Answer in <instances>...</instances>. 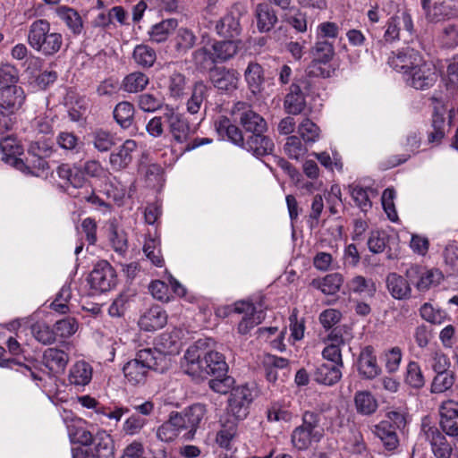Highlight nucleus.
Listing matches in <instances>:
<instances>
[{
    "instance_id": "nucleus-22",
    "label": "nucleus",
    "mask_w": 458,
    "mask_h": 458,
    "mask_svg": "<svg viewBox=\"0 0 458 458\" xmlns=\"http://www.w3.org/2000/svg\"><path fill=\"white\" fill-rule=\"evenodd\" d=\"M167 315L162 307L155 305L146 310L140 318L139 325L145 331H155L164 327Z\"/></svg>"
},
{
    "instance_id": "nucleus-50",
    "label": "nucleus",
    "mask_w": 458,
    "mask_h": 458,
    "mask_svg": "<svg viewBox=\"0 0 458 458\" xmlns=\"http://www.w3.org/2000/svg\"><path fill=\"white\" fill-rule=\"evenodd\" d=\"M132 57L135 63L143 67L149 68L153 66L157 59L156 52L147 45H138L133 50Z\"/></svg>"
},
{
    "instance_id": "nucleus-58",
    "label": "nucleus",
    "mask_w": 458,
    "mask_h": 458,
    "mask_svg": "<svg viewBox=\"0 0 458 458\" xmlns=\"http://www.w3.org/2000/svg\"><path fill=\"white\" fill-rule=\"evenodd\" d=\"M291 441L295 448L306 450L311 445L312 442H318L319 440L298 426L292 433Z\"/></svg>"
},
{
    "instance_id": "nucleus-30",
    "label": "nucleus",
    "mask_w": 458,
    "mask_h": 458,
    "mask_svg": "<svg viewBox=\"0 0 458 458\" xmlns=\"http://www.w3.org/2000/svg\"><path fill=\"white\" fill-rule=\"evenodd\" d=\"M210 88L203 81H197L191 87V97L186 102V110L191 114H198L207 99Z\"/></svg>"
},
{
    "instance_id": "nucleus-46",
    "label": "nucleus",
    "mask_w": 458,
    "mask_h": 458,
    "mask_svg": "<svg viewBox=\"0 0 458 458\" xmlns=\"http://www.w3.org/2000/svg\"><path fill=\"white\" fill-rule=\"evenodd\" d=\"M321 414L317 411H307L302 414L301 428L308 431L313 437L321 439L323 436V428L320 427Z\"/></svg>"
},
{
    "instance_id": "nucleus-56",
    "label": "nucleus",
    "mask_w": 458,
    "mask_h": 458,
    "mask_svg": "<svg viewBox=\"0 0 458 458\" xmlns=\"http://www.w3.org/2000/svg\"><path fill=\"white\" fill-rule=\"evenodd\" d=\"M305 70L310 77L327 79L332 77L336 69L327 62L311 61Z\"/></svg>"
},
{
    "instance_id": "nucleus-42",
    "label": "nucleus",
    "mask_w": 458,
    "mask_h": 458,
    "mask_svg": "<svg viewBox=\"0 0 458 458\" xmlns=\"http://www.w3.org/2000/svg\"><path fill=\"white\" fill-rule=\"evenodd\" d=\"M192 62L198 71H209L216 66L213 50H209L206 47H201L194 50L191 54Z\"/></svg>"
},
{
    "instance_id": "nucleus-11",
    "label": "nucleus",
    "mask_w": 458,
    "mask_h": 458,
    "mask_svg": "<svg viewBox=\"0 0 458 458\" xmlns=\"http://www.w3.org/2000/svg\"><path fill=\"white\" fill-rule=\"evenodd\" d=\"M164 119L168 124L169 132L173 140L179 144L188 142L194 133L189 121L182 114L175 113L173 109L164 114Z\"/></svg>"
},
{
    "instance_id": "nucleus-5",
    "label": "nucleus",
    "mask_w": 458,
    "mask_h": 458,
    "mask_svg": "<svg viewBox=\"0 0 458 458\" xmlns=\"http://www.w3.org/2000/svg\"><path fill=\"white\" fill-rule=\"evenodd\" d=\"M72 458H114V444L111 436L105 431L95 435V441L89 447H75Z\"/></svg>"
},
{
    "instance_id": "nucleus-63",
    "label": "nucleus",
    "mask_w": 458,
    "mask_h": 458,
    "mask_svg": "<svg viewBox=\"0 0 458 458\" xmlns=\"http://www.w3.org/2000/svg\"><path fill=\"white\" fill-rule=\"evenodd\" d=\"M349 192L355 204L362 210L367 211L371 208L372 202L369 198L368 190L359 185H349Z\"/></svg>"
},
{
    "instance_id": "nucleus-15",
    "label": "nucleus",
    "mask_w": 458,
    "mask_h": 458,
    "mask_svg": "<svg viewBox=\"0 0 458 458\" xmlns=\"http://www.w3.org/2000/svg\"><path fill=\"white\" fill-rule=\"evenodd\" d=\"M356 366L359 375L365 379H373L381 373L375 349L371 345L361 349L357 358Z\"/></svg>"
},
{
    "instance_id": "nucleus-9",
    "label": "nucleus",
    "mask_w": 458,
    "mask_h": 458,
    "mask_svg": "<svg viewBox=\"0 0 458 458\" xmlns=\"http://www.w3.org/2000/svg\"><path fill=\"white\" fill-rule=\"evenodd\" d=\"M421 432L429 442L431 451L436 458H451L453 447L445 436L436 426H431L426 420L422 421Z\"/></svg>"
},
{
    "instance_id": "nucleus-47",
    "label": "nucleus",
    "mask_w": 458,
    "mask_h": 458,
    "mask_svg": "<svg viewBox=\"0 0 458 458\" xmlns=\"http://www.w3.org/2000/svg\"><path fill=\"white\" fill-rule=\"evenodd\" d=\"M455 373L453 370L436 373L433 377L430 392L433 394H441L450 390L455 382Z\"/></svg>"
},
{
    "instance_id": "nucleus-23",
    "label": "nucleus",
    "mask_w": 458,
    "mask_h": 458,
    "mask_svg": "<svg viewBox=\"0 0 458 458\" xmlns=\"http://www.w3.org/2000/svg\"><path fill=\"white\" fill-rule=\"evenodd\" d=\"M244 79L250 93L257 97L264 89L265 72L263 67L257 62H250L244 71Z\"/></svg>"
},
{
    "instance_id": "nucleus-53",
    "label": "nucleus",
    "mask_w": 458,
    "mask_h": 458,
    "mask_svg": "<svg viewBox=\"0 0 458 458\" xmlns=\"http://www.w3.org/2000/svg\"><path fill=\"white\" fill-rule=\"evenodd\" d=\"M285 11L283 18L286 23L294 28L298 32L307 30V17L305 13H302L296 7H288Z\"/></svg>"
},
{
    "instance_id": "nucleus-32",
    "label": "nucleus",
    "mask_w": 458,
    "mask_h": 458,
    "mask_svg": "<svg viewBox=\"0 0 458 458\" xmlns=\"http://www.w3.org/2000/svg\"><path fill=\"white\" fill-rule=\"evenodd\" d=\"M197 40L198 38L195 33L186 27L178 28L172 39L174 51L178 55H185L189 50L192 49Z\"/></svg>"
},
{
    "instance_id": "nucleus-7",
    "label": "nucleus",
    "mask_w": 458,
    "mask_h": 458,
    "mask_svg": "<svg viewBox=\"0 0 458 458\" xmlns=\"http://www.w3.org/2000/svg\"><path fill=\"white\" fill-rule=\"evenodd\" d=\"M92 289L105 293L116 285L117 276L114 268L106 260L98 262L89 276Z\"/></svg>"
},
{
    "instance_id": "nucleus-49",
    "label": "nucleus",
    "mask_w": 458,
    "mask_h": 458,
    "mask_svg": "<svg viewBox=\"0 0 458 458\" xmlns=\"http://www.w3.org/2000/svg\"><path fill=\"white\" fill-rule=\"evenodd\" d=\"M375 434L379 437L382 444L388 451L395 449L399 444V440L395 429L389 428V424L380 422L375 428Z\"/></svg>"
},
{
    "instance_id": "nucleus-51",
    "label": "nucleus",
    "mask_w": 458,
    "mask_h": 458,
    "mask_svg": "<svg viewBox=\"0 0 458 458\" xmlns=\"http://www.w3.org/2000/svg\"><path fill=\"white\" fill-rule=\"evenodd\" d=\"M148 77L145 73L135 72L128 74L124 78L123 87L125 91L135 93L142 91L148 84Z\"/></svg>"
},
{
    "instance_id": "nucleus-2",
    "label": "nucleus",
    "mask_w": 458,
    "mask_h": 458,
    "mask_svg": "<svg viewBox=\"0 0 458 458\" xmlns=\"http://www.w3.org/2000/svg\"><path fill=\"white\" fill-rule=\"evenodd\" d=\"M167 367V359L157 350H140L136 357L123 368L127 381L132 386L143 385L147 381L149 370L163 372Z\"/></svg>"
},
{
    "instance_id": "nucleus-54",
    "label": "nucleus",
    "mask_w": 458,
    "mask_h": 458,
    "mask_svg": "<svg viewBox=\"0 0 458 458\" xmlns=\"http://www.w3.org/2000/svg\"><path fill=\"white\" fill-rule=\"evenodd\" d=\"M405 383L415 389H420L425 385L422 370L416 361H410L406 368Z\"/></svg>"
},
{
    "instance_id": "nucleus-38",
    "label": "nucleus",
    "mask_w": 458,
    "mask_h": 458,
    "mask_svg": "<svg viewBox=\"0 0 458 458\" xmlns=\"http://www.w3.org/2000/svg\"><path fill=\"white\" fill-rule=\"evenodd\" d=\"M310 54L311 61L330 63L335 55V47L332 42L327 39H320V37H318L316 43L310 50Z\"/></svg>"
},
{
    "instance_id": "nucleus-8",
    "label": "nucleus",
    "mask_w": 458,
    "mask_h": 458,
    "mask_svg": "<svg viewBox=\"0 0 458 458\" xmlns=\"http://www.w3.org/2000/svg\"><path fill=\"white\" fill-rule=\"evenodd\" d=\"M231 394L228 399V412L238 420L247 418L250 412V405L253 401L251 390L245 386L231 388Z\"/></svg>"
},
{
    "instance_id": "nucleus-57",
    "label": "nucleus",
    "mask_w": 458,
    "mask_h": 458,
    "mask_svg": "<svg viewBox=\"0 0 458 458\" xmlns=\"http://www.w3.org/2000/svg\"><path fill=\"white\" fill-rule=\"evenodd\" d=\"M298 133L305 144L316 142L320 136L319 127L310 119H305L298 127Z\"/></svg>"
},
{
    "instance_id": "nucleus-21",
    "label": "nucleus",
    "mask_w": 458,
    "mask_h": 458,
    "mask_svg": "<svg viewBox=\"0 0 458 458\" xmlns=\"http://www.w3.org/2000/svg\"><path fill=\"white\" fill-rule=\"evenodd\" d=\"M214 127L222 139H226L242 148L244 140L243 133L238 126L232 123L228 117L225 115L217 117L214 122Z\"/></svg>"
},
{
    "instance_id": "nucleus-27",
    "label": "nucleus",
    "mask_w": 458,
    "mask_h": 458,
    "mask_svg": "<svg viewBox=\"0 0 458 458\" xmlns=\"http://www.w3.org/2000/svg\"><path fill=\"white\" fill-rule=\"evenodd\" d=\"M184 433V429L175 411H172L169 419L165 421L157 430V437L165 443H169Z\"/></svg>"
},
{
    "instance_id": "nucleus-4",
    "label": "nucleus",
    "mask_w": 458,
    "mask_h": 458,
    "mask_svg": "<svg viewBox=\"0 0 458 458\" xmlns=\"http://www.w3.org/2000/svg\"><path fill=\"white\" fill-rule=\"evenodd\" d=\"M207 406L200 403H193L180 412L175 411L184 429V433L182 435L183 441L194 439L198 428L207 419Z\"/></svg>"
},
{
    "instance_id": "nucleus-31",
    "label": "nucleus",
    "mask_w": 458,
    "mask_h": 458,
    "mask_svg": "<svg viewBox=\"0 0 458 458\" xmlns=\"http://www.w3.org/2000/svg\"><path fill=\"white\" fill-rule=\"evenodd\" d=\"M136 148L137 142L135 140H125L117 152H113L110 155L109 160L113 168L120 170L127 167L132 161V152Z\"/></svg>"
},
{
    "instance_id": "nucleus-52",
    "label": "nucleus",
    "mask_w": 458,
    "mask_h": 458,
    "mask_svg": "<svg viewBox=\"0 0 458 458\" xmlns=\"http://www.w3.org/2000/svg\"><path fill=\"white\" fill-rule=\"evenodd\" d=\"M90 141L94 148L100 152H106L114 145V140L112 134L103 129H97L90 134Z\"/></svg>"
},
{
    "instance_id": "nucleus-45",
    "label": "nucleus",
    "mask_w": 458,
    "mask_h": 458,
    "mask_svg": "<svg viewBox=\"0 0 458 458\" xmlns=\"http://www.w3.org/2000/svg\"><path fill=\"white\" fill-rule=\"evenodd\" d=\"M342 439L344 449L352 454H361L366 448L361 433L354 427L344 432Z\"/></svg>"
},
{
    "instance_id": "nucleus-34",
    "label": "nucleus",
    "mask_w": 458,
    "mask_h": 458,
    "mask_svg": "<svg viewBox=\"0 0 458 458\" xmlns=\"http://www.w3.org/2000/svg\"><path fill=\"white\" fill-rule=\"evenodd\" d=\"M92 378V367L84 360L77 361L70 369L69 381L72 385L84 386Z\"/></svg>"
},
{
    "instance_id": "nucleus-25",
    "label": "nucleus",
    "mask_w": 458,
    "mask_h": 458,
    "mask_svg": "<svg viewBox=\"0 0 458 458\" xmlns=\"http://www.w3.org/2000/svg\"><path fill=\"white\" fill-rule=\"evenodd\" d=\"M13 166L24 174L35 176H39L40 173L49 168L45 157L28 153L25 159H13Z\"/></svg>"
},
{
    "instance_id": "nucleus-59",
    "label": "nucleus",
    "mask_w": 458,
    "mask_h": 458,
    "mask_svg": "<svg viewBox=\"0 0 458 458\" xmlns=\"http://www.w3.org/2000/svg\"><path fill=\"white\" fill-rule=\"evenodd\" d=\"M58 13L74 34L81 33L82 21L80 14L75 10L68 7H61Z\"/></svg>"
},
{
    "instance_id": "nucleus-43",
    "label": "nucleus",
    "mask_w": 458,
    "mask_h": 458,
    "mask_svg": "<svg viewBox=\"0 0 458 458\" xmlns=\"http://www.w3.org/2000/svg\"><path fill=\"white\" fill-rule=\"evenodd\" d=\"M0 151L2 159L13 165V159H19L16 156L21 153V146L13 134H9L0 140Z\"/></svg>"
},
{
    "instance_id": "nucleus-10",
    "label": "nucleus",
    "mask_w": 458,
    "mask_h": 458,
    "mask_svg": "<svg viewBox=\"0 0 458 458\" xmlns=\"http://www.w3.org/2000/svg\"><path fill=\"white\" fill-rule=\"evenodd\" d=\"M212 85L220 92L232 93L238 89L239 72L225 66H214L208 73Z\"/></svg>"
},
{
    "instance_id": "nucleus-3",
    "label": "nucleus",
    "mask_w": 458,
    "mask_h": 458,
    "mask_svg": "<svg viewBox=\"0 0 458 458\" xmlns=\"http://www.w3.org/2000/svg\"><path fill=\"white\" fill-rule=\"evenodd\" d=\"M27 40L32 49L44 56L55 55L63 46L62 34L53 31L45 19L36 20L30 25Z\"/></svg>"
},
{
    "instance_id": "nucleus-64",
    "label": "nucleus",
    "mask_w": 458,
    "mask_h": 458,
    "mask_svg": "<svg viewBox=\"0 0 458 458\" xmlns=\"http://www.w3.org/2000/svg\"><path fill=\"white\" fill-rule=\"evenodd\" d=\"M429 364L435 373L450 370L451 360L442 351L437 350L430 353Z\"/></svg>"
},
{
    "instance_id": "nucleus-44",
    "label": "nucleus",
    "mask_w": 458,
    "mask_h": 458,
    "mask_svg": "<svg viewBox=\"0 0 458 458\" xmlns=\"http://www.w3.org/2000/svg\"><path fill=\"white\" fill-rule=\"evenodd\" d=\"M55 142L62 149L72 154H78L82 147L83 142L72 131H61L55 138Z\"/></svg>"
},
{
    "instance_id": "nucleus-24",
    "label": "nucleus",
    "mask_w": 458,
    "mask_h": 458,
    "mask_svg": "<svg viewBox=\"0 0 458 458\" xmlns=\"http://www.w3.org/2000/svg\"><path fill=\"white\" fill-rule=\"evenodd\" d=\"M242 41L239 39L216 40L211 46L215 61L216 64H223L233 59L238 53Z\"/></svg>"
},
{
    "instance_id": "nucleus-19",
    "label": "nucleus",
    "mask_w": 458,
    "mask_h": 458,
    "mask_svg": "<svg viewBox=\"0 0 458 458\" xmlns=\"http://www.w3.org/2000/svg\"><path fill=\"white\" fill-rule=\"evenodd\" d=\"M386 284L387 291L395 300H408L411 296L412 284L406 276L403 277L395 272L389 273L386 278Z\"/></svg>"
},
{
    "instance_id": "nucleus-35",
    "label": "nucleus",
    "mask_w": 458,
    "mask_h": 458,
    "mask_svg": "<svg viewBox=\"0 0 458 458\" xmlns=\"http://www.w3.org/2000/svg\"><path fill=\"white\" fill-rule=\"evenodd\" d=\"M134 114V106L129 101L118 103L113 111L114 119L123 129H128L133 124Z\"/></svg>"
},
{
    "instance_id": "nucleus-37",
    "label": "nucleus",
    "mask_w": 458,
    "mask_h": 458,
    "mask_svg": "<svg viewBox=\"0 0 458 458\" xmlns=\"http://www.w3.org/2000/svg\"><path fill=\"white\" fill-rule=\"evenodd\" d=\"M344 278L339 273L327 275L323 279H313L311 285L317 289H320L325 294L333 295L336 293L343 284Z\"/></svg>"
},
{
    "instance_id": "nucleus-61",
    "label": "nucleus",
    "mask_w": 458,
    "mask_h": 458,
    "mask_svg": "<svg viewBox=\"0 0 458 458\" xmlns=\"http://www.w3.org/2000/svg\"><path fill=\"white\" fill-rule=\"evenodd\" d=\"M186 77L179 72H174L168 79V90L174 98H179L184 94L186 89Z\"/></svg>"
},
{
    "instance_id": "nucleus-36",
    "label": "nucleus",
    "mask_w": 458,
    "mask_h": 458,
    "mask_svg": "<svg viewBox=\"0 0 458 458\" xmlns=\"http://www.w3.org/2000/svg\"><path fill=\"white\" fill-rule=\"evenodd\" d=\"M239 123L245 133L253 134L257 132H266L267 131L266 120L254 110L245 114L244 117H239Z\"/></svg>"
},
{
    "instance_id": "nucleus-14",
    "label": "nucleus",
    "mask_w": 458,
    "mask_h": 458,
    "mask_svg": "<svg viewBox=\"0 0 458 458\" xmlns=\"http://www.w3.org/2000/svg\"><path fill=\"white\" fill-rule=\"evenodd\" d=\"M406 82L416 89L425 90L434 85L437 81V73L429 64L421 62L406 75Z\"/></svg>"
},
{
    "instance_id": "nucleus-40",
    "label": "nucleus",
    "mask_w": 458,
    "mask_h": 458,
    "mask_svg": "<svg viewBox=\"0 0 458 458\" xmlns=\"http://www.w3.org/2000/svg\"><path fill=\"white\" fill-rule=\"evenodd\" d=\"M348 288L351 293L362 295L364 297H374L377 287L372 279H367L362 276H354L349 283Z\"/></svg>"
},
{
    "instance_id": "nucleus-18",
    "label": "nucleus",
    "mask_w": 458,
    "mask_h": 458,
    "mask_svg": "<svg viewBox=\"0 0 458 458\" xmlns=\"http://www.w3.org/2000/svg\"><path fill=\"white\" fill-rule=\"evenodd\" d=\"M242 148L259 157L271 154L275 145L272 139L265 135V132H257L248 135L243 140Z\"/></svg>"
},
{
    "instance_id": "nucleus-17",
    "label": "nucleus",
    "mask_w": 458,
    "mask_h": 458,
    "mask_svg": "<svg viewBox=\"0 0 458 458\" xmlns=\"http://www.w3.org/2000/svg\"><path fill=\"white\" fill-rule=\"evenodd\" d=\"M451 127L450 123L445 122V113L435 108L431 124L427 131V143L432 147L439 146Z\"/></svg>"
},
{
    "instance_id": "nucleus-48",
    "label": "nucleus",
    "mask_w": 458,
    "mask_h": 458,
    "mask_svg": "<svg viewBox=\"0 0 458 458\" xmlns=\"http://www.w3.org/2000/svg\"><path fill=\"white\" fill-rule=\"evenodd\" d=\"M109 241L114 251L123 253L128 249L127 233L113 221L109 224Z\"/></svg>"
},
{
    "instance_id": "nucleus-6",
    "label": "nucleus",
    "mask_w": 458,
    "mask_h": 458,
    "mask_svg": "<svg viewBox=\"0 0 458 458\" xmlns=\"http://www.w3.org/2000/svg\"><path fill=\"white\" fill-rule=\"evenodd\" d=\"M405 276L419 292L428 291L443 279V274L438 269H428L420 265L411 266L406 269Z\"/></svg>"
},
{
    "instance_id": "nucleus-62",
    "label": "nucleus",
    "mask_w": 458,
    "mask_h": 458,
    "mask_svg": "<svg viewBox=\"0 0 458 458\" xmlns=\"http://www.w3.org/2000/svg\"><path fill=\"white\" fill-rule=\"evenodd\" d=\"M421 318L431 324H442L447 318V313L435 309L430 303H424L420 309Z\"/></svg>"
},
{
    "instance_id": "nucleus-26",
    "label": "nucleus",
    "mask_w": 458,
    "mask_h": 458,
    "mask_svg": "<svg viewBox=\"0 0 458 458\" xmlns=\"http://www.w3.org/2000/svg\"><path fill=\"white\" fill-rule=\"evenodd\" d=\"M43 364L53 373H63L69 362V354L57 348H47L43 353Z\"/></svg>"
},
{
    "instance_id": "nucleus-55",
    "label": "nucleus",
    "mask_w": 458,
    "mask_h": 458,
    "mask_svg": "<svg viewBox=\"0 0 458 458\" xmlns=\"http://www.w3.org/2000/svg\"><path fill=\"white\" fill-rule=\"evenodd\" d=\"M137 103L143 112L152 113L162 108L164 99L159 94L143 93L138 96Z\"/></svg>"
},
{
    "instance_id": "nucleus-60",
    "label": "nucleus",
    "mask_w": 458,
    "mask_h": 458,
    "mask_svg": "<svg viewBox=\"0 0 458 458\" xmlns=\"http://www.w3.org/2000/svg\"><path fill=\"white\" fill-rule=\"evenodd\" d=\"M284 152L290 158L299 159L307 152L306 146L301 142L300 137L292 135L288 136L284 147Z\"/></svg>"
},
{
    "instance_id": "nucleus-20",
    "label": "nucleus",
    "mask_w": 458,
    "mask_h": 458,
    "mask_svg": "<svg viewBox=\"0 0 458 458\" xmlns=\"http://www.w3.org/2000/svg\"><path fill=\"white\" fill-rule=\"evenodd\" d=\"M254 16L257 21V29L260 33L269 32L278 21L276 10L272 4L267 2L256 5Z\"/></svg>"
},
{
    "instance_id": "nucleus-29",
    "label": "nucleus",
    "mask_w": 458,
    "mask_h": 458,
    "mask_svg": "<svg viewBox=\"0 0 458 458\" xmlns=\"http://www.w3.org/2000/svg\"><path fill=\"white\" fill-rule=\"evenodd\" d=\"M215 30L220 38L235 39L242 32L240 19L227 13L216 22Z\"/></svg>"
},
{
    "instance_id": "nucleus-16",
    "label": "nucleus",
    "mask_w": 458,
    "mask_h": 458,
    "mask_svg": "<svg viewBox=\"0 0 458 458\" xmlns=\"http://www.w3.org/2000/svg\"><path fill=\"white\" fill-rule=\"evenodd\" d=\"M25 93L16 85L4 86L0 89V110L17 113L25 102Z\"/></svg>"
},
{
    "instance_id": "nucleus-39",
    "label": "nucleus",
    "mask_w": 458,
    "mask_h": 458,
    "mask_svg": "<svg viewBox=\"0 0 458 458\" xmlns=\"http://www.w3.org/2000/svg\"><path fill=\"white\" fill-rule=\"evenodd\" d=\"M178 21L176 19H165L152 26L149 31L150 40L156 43L165 41L170 33L176 30Z\"/></svg>"
},
{
    "instance_id": "nucleus-41",
    "label": "nucleus",
    "mask_w": 458,
    "mask_h": 458,
    "mask_svg": "<svg viewBox=\"0 0 458 458\" xmlns=\"http://www.w3.org/2000/svg\"><path fill=\"white\" fill-rule=\"evenodd\" d=\"M354 404L358 413L371 415L377 409V402L369 391H359L354 396Z\"/></svg>"
},
{
    "instance_id": "nucleus-28",
    "label": "nucleus",
    "mask_w": 458,
    "mask_h": 458,
    "mask_svg": "<svg viewBox=\"0 0 458 458\" xmlns=\"http://www.w3.org/2000/svg\"><path fill=\"white\" fill-rule=\"evenodd\" d=\"M306 107V96L297 84H291L284 99V108L288 114L297 115Z\"/></svg>"
},
{
    "instance_id": "nucleus-1",
    "label": "nucleus",
    "mask_w": 458,
    "mask_h": 458,
    "mask_svg": "<svg viewBox=\"0 0 458 458\" xmlns=\"http://www.w3.org/2000/svg\"><path fill=\"white\" fill-rule=\"evenodd\" d=\"M204 343L199 340L186 351L182 369L184 373L195 379L213 377L208 381L209 387L216 393L225 394L233 386L234 378L227 376L228 365L225 356L215 351L201 350Z\"/></svg>"
},
{
    "instance_id": "nucleus-33",
    "label": "nucleus",
    "mask_w": 458,
    "mask_h": 458,
    "mask_svg": "<svg viewBox=\"0 0 458 458\" xmlns=\"http://www.w3.org/2000/svg\"><path fill=\"white\" fill-rule=\"evenodd\" d=\"M342 368L339 365L323 363L317 367L313 375L314 380L318 384L333 386L341 379Z\"/></svg>"
},
{
    "instance_id": "nucleus-12",
    "label": "nucleus",
    "mask_w": 458,
    "mask_h": 458,
    "mask_svg": "<svg viewBox=\"0 0 458 458\" xmlns=\"http://www.w3.org/2000/svg\"><path fill=\"white\" fill-rule=\"evenodd\" d=\"M429 3L430 0H421L427 19L431 22H438L458 16V4L454 0H437L432 9L429 8Z\"/></svg>"
},
{
    "instance_id": "nucleus-13",
    "label": "nucleus",
    "mask_w": 458,
    "mask_h": 458,
    "mask_svg": "<svg viewBox=\"0 0 458 458\" xmlns=\"http://www.w3.org/2000/svg\"><path fill=\"white\" fill-rule=\"evenodd\" d=\"M422 61L420 54L409 47L399 50L397 53L393 52L388 58L390 66L398 72H403L405 75L413 70L416 65L421 64Z\"/></svg>"
}]
</instances>
